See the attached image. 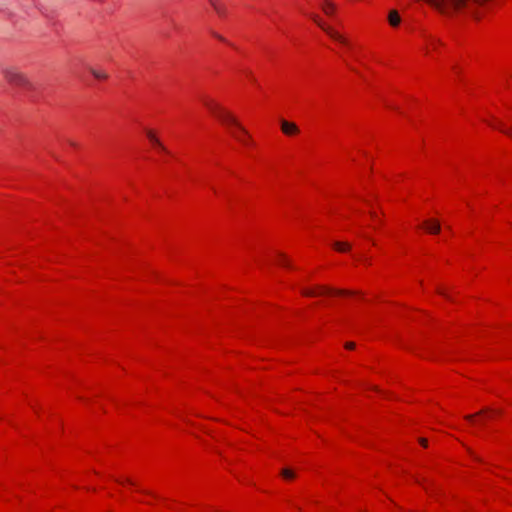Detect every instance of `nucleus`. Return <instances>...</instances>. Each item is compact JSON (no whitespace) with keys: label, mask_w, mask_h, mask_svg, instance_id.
Here are the masks:
<instances>
[{"label":"nucleus","mask_w":512,"mask_h":512,"mask_svg":"<svg viewBox=\"0 0 512 512\" xmlns=\"http://www.w3.org/2000/svg\"><path fill=\"white\" fill-rule=\"evenodd\" d=\"M204 105L225 125H227L233 137L243 144H248L246 136L247 130L239 123V121L219 104L209 98L203 99Z\"/></svg>","instance_id":"f257e3e1"},{"label":"nucleus","mask_w":512,"mask_h":512,"mask_svg":"<svg viewBox=\"0 0 512 512\" xmlns=\"http://www.w3.org/2000/svg\"><path fill=\"white\" fill-rule=\"evenodd\" d=\"M4 78L6 81L12 85L21 87L23 89H26L28 91L34 89V85L32 82L28 79V77L17 70L16 68H5L3 70Z\"/></svg>","instance_id":"f03ea898"},{"label":"nucleus","mask_w":512,"mask_h":512,"mask_svg":"<svg viewBox=\"0 0 512 512\" xmlns=\"http://www.w3.org/2000/svg\"><path fill=\"white\" fill-rule=\"evenodd\" d=\"M309 17L322 29L324 30L331 38H333L334 40L344 44V45H347V40L342 36L340 35L338 32H336L335 30H333L332 28L326 26L321 20L320 18L315 15V14H309Z\"/></svg>","instance_id":"7ed1b4c3"},{"label":"nucleus","mask_w":512,"mask_h":512,"mask_svg":"<svg viewBox=\"0 0 512 512\" xmlns=\"http://www.w3.org/2000/svg\"><path fill=\"white\" fill-rule=\"evenodd\" d=\"M280 127L281 131L287 136H295L300 132L299 127L294 122L285 119L280 120Z\"/></svg>","instance_id":"20e7f679"},{"label":"nucleus","mask_w":512,"mask_h":512,"mask_svg":"<svg viewBox=\"0 0 512 512\" xmlns=\"http://www.w3.org/2000/svg\"><path fill=\"white\" fill-rule=\"evenodd\" d=\"M320 291H319V294H324V293H328V292H332L334 291L336 294H339V295H344V294H351L352 292L350 291H346V290H332L330 288H327V287H319ZM302 294L305 295V296H315V295H318V293L312 289H303L302 290Z\"/></svg>","instance_id":"39448f33"},{"label":"nucleus","mask_w":512,"mask_h":512,"mask_svg":"<svg viewBox=\"0 0 512 512\" xmlns=\"http://www.w3.org/2000/svg\"><path fill=\"white\" fill-rule=\"evenodd\" d=\"M425 229L431 234H437L440 232V224L437 220H427L424 222Z\"/></svg>","instance_id":"423d86ee"},{"label":"nucleus","mask_w":512,"mask_h":512,"mask_svg":"<svg viewBox=\"0 0 512 512\" xmlns=\"http://www.w3.org/2000/svg\"><path fill=\"white\" fill-rule=\"evenodd\" d=\"M147 137L149 138V140L154 144L156 145L160 150L166 152V148L162 145V143L160 142V140L156 137V135L154 134L153 131L151 130H148L147 131Z\"/></svg>","instance_id":"0eeeda50"},{"label":"nucleus","mask_w":512,"mask_h":512,"mask_svg":"<svg viewBox=\"0 0 512 512\" xmlns=\"http://www.w3.org/2000/svg\"><path fill=\"white\" fill-rule=\"evenodd\" d=\"M388 21H389L390 25L393 27H396L400 24L401 19L396 10L390 11L389 16H388Z\"/></svg>","instance_id":"6e6552de"},{"label":"nucleus","mask_w":512,"mask_h":512,"mask_svg":"<svg viewBox=\"0 0 512 512\" xmlns=\"http://www.w3.org/2000/svg\"><path fill=\"white\" fill-rule=\"evenodd\" d=\"M322 9L325 14L332 15L336 10V6L330 0H325Z\"/></svg>","instance_id":"1a4fd4ad"},{"label":"nucleus","mask_w":512,"mask_h":512,"mask_svg":"<svg viewBox=\"0 0 512 512\" xmlns=\"http://www.w3.org/2000/svg\"><path fill=\"white\" fill-rule=\"evenodd\" d=\"M89 71L95 78L100 79V80L107 79V77H108V75L104 71L97 70L93 67H89Z\"/></svg>","instance_id":"9d476101"},{"label":"nucleus","mask_w":512,"mask_h":512,"mask_svg":"<svg viewBox=\"0 0 512 512\" xmlns=\"http://www.w3.org/2000/svg\"><path fill=\"white\" fill-rule=\"evenodd\" d=\"M333 246L336 250L340 252L348 251L350 249V245L345 242L336 241L334 242Z\"/></svg>","instance_id":"9b49d317"},{"label":"nucleus","mask_w":512,"mask_h":512,"mask_svg":"<svg viewBox=\"0 0 512 512\" xmlns=\"http://www.w3.org/2000/svg\"><path fill=\"white\" fill-rule=\"evenodd\" d=\"M281 475L288 480L295 478V473L289 468L282 469Z\"/></svg>","instance_id":"f8f14e48"},{"label":"nucleus","mask_w":512,"mask_h":512,"mask_svg":"<svg viewBox=\"0 0 512 512\" xmlns=\"http://www.w3.org/2000/svg\"><path fill=\"white\" fill-rule=\"evenodd\" d=\"M209 1L219 15L224 14V12H225L224 7L219 5L216 0H209Z\"/></svg>","instance_id":"ddd939ff"},{"label":"nucleus","mask_w":512,"mask_h":512,"mask_svg":"<svg viewBox=\"0 0 512 512\" xmlns=\"http://www.w3.org/2000/svg\"><path fill=\"white\" fill-rule=\"evenodd\" d=\"M496 128H498L502 133L512 138V128H506L502 124H499L498 126H496Z\"/></svg>","instance_id":"4468645a"},{"label":"nucleus","mask_w":512,"mask_h":512,"mask_svg":"<svg viewBox=\"0 0 512 512\" xmlns=\"http://www.w3.org/2000/svg\"><path fill=\"white\" fill-rule=\"evenodd\" d=\"M437 292H438L439 294H441L442 296L446 297L447 299H450V298H449V296H448V294H447L444 290H442V289L438 288V289H437Z\"/></svg>","instance_id":"2eb2a0df"},{"label":"nucleus","mask_w":512,"mask_h":512,"mask_svg":"<svg viewBox=\"0 0 512 512\" xmlns=\"http://www.w3.org/2000/svg\"><path fill=\"white\" fill-rule=\"evenodd\" d=\"M345 347H346L347 349H354V348H355V343H353V342H347V343L345 344Z\"/></svg>","instance_id":"dca6fc26"},{"label":"nucleus","mask_w":512,"mask_h":512,"mask_svg":"<svg viewBox=\"0 0 512 512\" xmlns=\"http://www.w3.org/2000/svg\"><path fill=\"white\" fill-rule=\"evenodd\" d=\"M279 263L281 265L288 266V263H287V261H286L284 256H281V259H280Z\"/></svg>","instance_id":"f3484780"},{"label":"nucleus","mask_w":512,"mask_h":512,"mask_svg":"<svg viewBox=\"0 0 512 512\" xmlns=\"http://www.w3.org/2000/svg\"><path fill=\"white\" fill-rule=\"evenodd\" d=\"M419 442H420V444H421L422 446H424V447H426V446H427V440H426L425 438H421V439L419 440Z\"/></svg>","instance_id":"a211bd4d"},{"label":"nucleus","mask_w":512,"mask_h":512,"mask_svg":"<svg viewBox=\"0 0 512 512\" xmlns=\"http://www.w3.org/2000/svg\"><path fill=\"white\" fill-rule=\"evenodd\" d=\"M213 35H214L215 37H217L218 39H220V40L224 41V39H223L220 35H218V34H216V33H213Z\"/></svg>","instance_id":"6ab92c4d"},{"label":"nucleus","mask_w":512,"mask_h":512,"mask_svg":"<svg viewBox=\"0 0 512 512\" xmlns=\"http://www.w3.org/2000/svg\"><path fill=\"white\" fill-rule=\"evenodd\" d=\"M473 418H474V415H468V416H466V419H467V420H469V421H471Z\"/></svg>","instance_id":"aec40b11"},{"label":"nucleus","mask_w":512,"mask_h":512,"mask_svg":"<svg viewBox=\"0 0 512 512\" xmlns=\"http://www.w3.org/2000/svg\"><path fill=\"white\" fill-rule=\"evenodd\" d=\"M487 411H488L487 409H485V410H481V411L478 413V415H481V414H483V413H485V412H487Z\"/></svg>","instance_id":"412c9836"},{"label":"nucleus","mask_w":512,"mask_h":512,"mask_svg":"<svg viewBox=\"0 0 512 512\" xmlns=\"http://www.w3.org/2000/svg\"><path fill=\"white\" fill-rule=\"evenodd\" d=\"M127 482L130 484H134L131 480L127 479Z\"/></svg>","instance_id":"4be33fe9"}]
</instances>
